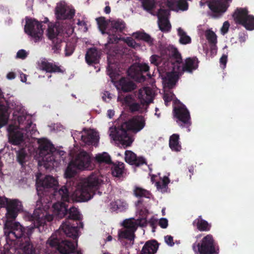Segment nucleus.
Listing matches in <instances>:
<instances>
[{
	"instance_id": "obj_1",
	"label": "nucleus",
	"mask_w": 254,
	"mask_h": 254,
	"mask_svg": "<svg viewBox=\"0 0 254 254\" xmlns=\"http://www.w3.org/2000/svg\"><path fill=\"white\" fill-rule=\"evenodd\" d=\"M100 184L101 180L95 175H91L79 183L71 198L69 195L68 200H58L53 204L54 213L59 218H63L67 214L68 216L60 227V231H56L48 239L46 243L47 247L54 249L63 254H69L74 252L77 241H75V244L71 241L62 240L61 234L63 232L66 237L75 240L78 237L79 227L83 228V224L77 222L81 219L78 209L74 206L68 209L66 202H69L70 199L76 202L89 200L95 194Z\"/></svg>"
},
{
	"instance_id": "obj_2",
	"label": "nucleus",
	"mask_w": 254,
	"mask_h": 254,
	"mask_svg": "<svg viewBox=\"0 0 254 254\" xmlns=\"http://www.w3.org/2000/svg\"><path fill=\"white\" fill-rule=\"evenodd\" d=\"M22 209L21 201L14 199L7 205L6 216L7 220L4 224V234L7 241H16L17 243L22 244L25 237H27V232L28 228L35 227L34 222L26 228L23 227L20 223L14 220L18 213Z\"/></svg>"
},
{
	"instance_id": "obj_3",
	"label": "nucleus",
	"mask_w": 254,
	"mask_h": 254,
	"mask_svg": "<svg viewBox=\"0 0 254 254\" xmlns=\"http://www.w3.org/2000/svg\"><path fill=\"white\" fill-rule=\"evenodd\" d=\"M145 125V121L142 116H136L122 124L118 127H111L110 136L115 141H118L124 145L130 146L132 142L127 131L136 133L140 131Z\"/></svg>"
},
{
	"instance_id": "obj_4",
	"label": "nucleus",
	"mask_w": 254,
	"mask_h": 254,
	"mask_svg": "<svg viewBox=\"0 0 254 254\" xmlns=\"http://www.w3.org/2000/svg\"><path fill=\"white\" fill-rule=\"evenodd\" d=\"M58 181L53 176L48 175L44 179L36 183L37 194L41 195L45 193V195H52L57 200L67 201L69 199V191L64 186L58 189Z\"/></svg>"
},
{
	"instance_id": "obj_5",
	"label": "nucleus",
	"mask_w": 254,
	"mask_h": 254,
	"mask_svg": "<svg viewBox=\"0 0 254 254\" xmlns=\"http://www.w3.org/2000/svg\"><path fill=\"white\" fill-rule=\"evenodd\" d=\"M92 154L81 150L72 158L66 169L64 175L66 178L71 179L77 174V170H91Z\"/></svg>"
},
{
	"instance_id": "obj_6",
	"label": "nucleus",
	"mask_w": 254,
	"mask_h": 254,
	"mask_svg": "<svg viewBox=\"0 0 254 254\" xmlns=\"http://www.w3.org/2000/svg\"><path fill=\"white\" fill-rule=\"evenodd\" d=\"M40 211L37 210L35 211V214L31 217H36V221L35 227H31L28 228L27 232V237H25L22 244H19L21 247L23 252L25 254H38L39 250L36 248L30 242V236L35 231L38 232H42L44 230V224L45 221L43 214H40Z\"/></svg>"
},
{
	"instance_id": "obj_7",
	"label": "nucleus",
	"mask_w": 254,
	"mask_h": 254,
	"mask_svg": "<svg viewBox=\"0 0 254 254\" xmlns=\"http://www.w3.org/2000/svg\"><path fill=\"white\" fill-rule=\"evenodd\" d=\"M38 143L39 155L46 166L53 165L56 161V154H64V151L57 150L52 143L46 138L39 139Z\"/></svg>"
},
{
	"instance_id": "obj_8",
	"label": "nucleus",
	"mask_w": 254,
	"mask_h": 254,
	"mask_svg": "<svg viewBox=\"0 0 254 254\" xmlns=\"http://www.w3.org/2000/svg\"><path fill=\"white\" fill-rule=\"evenodd\" d=\"M192 247L195 254H218L219 253L218 246L210 234L204 237L199 242L193 243Z\"/></svg>"
},
{
	"instance_id": "obj_9",
	"label": "nucleus",
	"mask_w": 254,
	"mask_h": 254,
	"mask_svg": "<svg viewBox=\"0 0 254 254\" xmlns=\"http://www.w3.org/2000/svg\"><path fill=\"white\" fill-rule=\"evenodd\" d=\"M236 24L241 25L247 30L254 29V16L249 14L246 7H237L232 15Z\"/></svg>"
},
{
	"instance_id": "obj_10",
	"label": "nucleus",
	"mask_w": 254,
	"mask_h": 254,
	"mask_svg": "<svg viewBox=\"0 0 254 254\" xmlns=\"http://www.w3.org/2000/svg\"><path fill=\"white\" fill-rule=\"evenodd\" d=\"M49 22L47 17H45L44 20L40 22L35 19H28L26 21L24 31L26 33L30 35L34 39L35 42L40 41L43 34L44 29L42 23H47Z\"/></svg>"
},
{
	"instance_id": "obj_11",
	"label": "nucleus",
	"mask_w": 254,
	"mask_h": 254,
	"mask_svg": "<svg viewBox=\"0 0 254 254\" xmlns=\"http://www.w3.org/2000/svg\"><path fill=\"white\" fill-rule=\"evenodd\" d=\"M173 113L177 124L183 127H189L191 125L189 111L183 104L174 107Z\"/></svg>"
},
{
	"instance_id": "obj_12",
	"label": "nucleus",
	"mask_w": 254,
	"mask_h": 254,
	"mask_svg": "<svg viewBox=\"0 0 254 254\" xmlns=\"http://www.w3.org/2000/svg\"><path fill=\"white\" fill-rule=\"evenodd\" d=\"M47 36L52 42V50L55 53H59L61 50L63 39L59 28L56 25L49 24L47 30Z\"/></svg>"
},
{
	"instance_id": "obj_13",
	"label": "nucleus",
	"mask_w": 254,
	"mask_h": 254,
	"mask_svg": "<svg viewBox=\"0 0 254 254\" xmlns=\"http://www.w3.org/2000/svg\"><path fill=\"white\" fill-rule=\"evenodd\" d=\"M111 25V27L107 31V34L108 35L107 44L118 43L120 38L117 33L122 32L126 27L125 22L120 19L112 20Z\"/></svg>"
},
{
	"instance_id": "obj_14",
	"label": "nucleus",
	"mask_w": 254,
	"mask_h": 254,
	"mask_svg": "<svg viewBox=\"0 0 254 254\" xmlns=\"http://www.w3.org/2000/svg\"><path fill=\"white\" fill-rule=\"evenodd\" d=\"M133 192V195L139 198V199L135 202V205L139 211V214L143 217H146L148 213V210L145 208H141V205L143 203L142 198L145 197L147 198H150L152 196L151 192L149 191L139 187H135Z\"/></svg>"
},
{
	"instance_id": "obj_15",
	"label": "nucleus",
	"mask_w": 254,
	"mask_h": 254,
	"mask_svg": "<svg viewBox=\"0 0 254 254\" xmlns=\"http://www.w3.org/2000/svg\"><path fill=\"white\" fill-rule=\"evenodd\" d=\"M75 13V10L67 5L64 2L58 3L55 8V15L58 20L72 19Z\"/></svg>"
},
{
	"instance_id": "obj_16",
	"label": "nucleus",
	"mask_w": 254,
	"mask_h": 254,
	"mask_svg": "<svg viewBox=\"0 0 254 254\" xmlns=\"http://www.w3.org/2000/svg\"><path fill=\"white\" fill-rule=\"evenodd\" d=\"M118 55L114 58L109 57L108 59L107 74L110 76L112 82H115L119 75L120 69L122 68V64L117 59Z\"/></svg>"
},
{
	"instance_id": "obj_17",
	"label": "nucleus",
	"mask_w": 254,
	"mask_h": 254,
	"mask_svg": "<svg viewBox=\"0 0 254 254\" xmlns=\"http://www.w3.org/2000/svg\"><path fill=\"white\" fill-rule=\"evenodd\" d=\"M168 67L169 68L164 72L166 75L162 77L163 82L165 87L172 89L179 78V73L175 71V65L173 63H171Z\"/></svg>"
},
{
	"instance_id": "obj_18",
	"label": "nucleus",
	"mask_w": 254,
	"mask_h": 254,
	"mask_svg": "<svg viewBox=\"0 0 254 254\" xmlns=\"http://www.w3.org/2000/svg\"><path fill=\"white\" fill-rule=\"evenodd\" d=\"M161 54L165 56L166 58L168 59L171 63L174 65L175 63L180 64L182 61L181 54L179 52L177 49L172 46H169L164 48L161 50Z\"/></svg>"
},
{
	"instance_id": "obj_19",
	"label": "nucleus",
	"mask_w": 254,
	"mask_h": 254,
	"mask_svg": "<svg viewBox=\"0 0 254 254\" xmlns=\"http://www.w3.org/2000/svg\"><path fill=\"white\" fill-rule=\"evenodd\" d=\"M16 127L10 125L7 128L8 132V141L14 145H18L24 141V133L22 130H19Z\"/></svg>"
},
{
	"instance_id": "obj_20",
	"label": "nucleus",
	"mask_w": 254,
	"mask_h": 254,
	"mask_svg": "<svg viewBox=\"0 0 254 254\" xmlns=\"http://www.w3.org/2000/svg\"><path fill=\"white\" fill-rule=\"evenodd\" d=\"M154 92L149 87H144L139 89L137 96L140 103L143 105H148L153 102Z\"/></svg>"
},
{
	"instance_id": "obj_21",
	"label": "nucleus",
	"mask_w": 254,
	"mask_h": 254,
	"mask_svg": "<svg viewBox=\"0 0 254 254\" xmlns=\"http://www.w3.org/2000/svg\"><path fill=\"white\" fill-rule=\"evenodd\" d=\"M40 69L49 73H62L64 71L61 66L56 64L55 63L50 62L47 59H43L38 63Z\"/></svg>"
},
{
	"instance_id": "obj_22",
	"label": "nucleus",
	"mask_w": 254,
	"mask_h": 254,
	"mask_svg": "<svg viewBox=\"0 0 254 254\" xmlns=\"http://www.w3.org/2000/svg\"><path fill=\"white\" fill-rule=\"evenodd\" d=\"M125 160L126 162L131 165H134L136 167L143 164L147 165V162L144 157H137L134 153L129 150H126L125 152Z\"/></svg>"
},
{
	"instance_id": "obj_23",
	"label": "nucleus",
	"mask_w": 254,
	"mask_h": 254,
	"mask_svg": "<svg viewBox=\"0 0 254 254\" xmlns=\"http://www.w3.org/2000/svg\"><path fill=\"white\" fill-rule=\"evenodd\" d=\"M199 61L196 57H189L185 60L182 66V70L191 73L198 67Z\"/></svg>"
},
{
	"instance_id": "obj_24",
	"label": "nucleus",
	"mask_w": 254,
	"mask_h": 254,
	"mask_svg": "<svg viewBox=\"0 0 254 254\" xmlns=\"http://www.w3.org/2000/svg\"><path fill=\"white\" fill-rule=\"evenodd\" d=\"M38 195V199L37 200V202H36V206L38 207L37 208L35 209L33 213L32 214H30L29 216V221H31V222H34V224H36V222L37 221V220H36V217H33V218L31 217V216H33L34 214H35V212L36 210H39L40 211V214H43L44 215V217H43V218H44L45 219V224H44V226L45 225H46V222L48 221V222H50L51 221L53 220V215H50V214H47V213H45V212H43V210L41 209V206L42 205V197L44 195H45V193L44 192V194H41V195Z\"/></svg>"
},
{
	"instance_id": "obj_25",
	"label": "nucleus",
	"mask_w": 254,
	"mask_h": 254,
	"mask_svg": "<svg viewBox=\"0 0 254 254\" xmlns=\"http://www.w3.org/2000/svg\"><path fill=\"white\" fill-rule=\"evenodd\" d=\"M159 244L155 240H149L145 243L140 254H155L158 249Z\"/></svg>"
},
{
	"instance_id": "obj_26",
	"label": "nucleus",
	"mask_w": 254,
	"mask_h": 254,
	"mask_svg": "<svg viewBox=\"0 0 254 254\" xmlns=\"http://www.w3.org/2000/svg\"><path fill=\"white\" fill-rule=\"evenodd\" d=\"M100 58V53L96 48L89 49L85 55V60L89 64H97Z\"/></svg>"
},
{
	"instance_id": "obj_27",
	"label": "nucleus",
	"mask_w": 254,
	"mask_h": 254,
	"mask_svg": "<svg viewBox=\"0 0 254 254\" xmlns=\"http://www.w3.org/2000/svg\"><path fill=\"white\" fill-rule=\"evenodd\" d=\"M160 58L157 55H154L150 57V62L151 64L157 66L158 71L160 73H164L169 68L168 66L170 65L169 61H166L163 63L160 62Z\"/></svg>"
},
{
	"instance_id": "obj_28",
	"label": "nucleus",
	"mask_w": 254,
	"mask_h": 254,
	"mask_svg": "<svg viewBox=\"0 0 254 254\" xmlns=\"http://www.w3.org/2000/svg\"><path fill=\"white\" fill-rule=\"evenodd\" d=\"M81 140L87 145H95L98 143L99 139L97 133L93 130H90L86 134L82 135Z\"/></svg>"
},
{
	"instance_id": "obj_29",
	"label": "nucleus",
	"mask_w": 254,
	"mask_h": 254,
	"mask_svg": "<svg viewBox=\"0 0 254 254\" xmlns=\"http://www.w3.org/2000/svg\"><path fill=\"white\" fill-rule=\"evenodd\" d=\"M119 86L124 92H128L134 90L136 85L132 81L125 77H122L119 81Z\"/></svg>"
},
{
	"instance_id": "obj_30",
	"label": "nucleus",
	"mask_w": 254,
	"mask_h": 254,
	"mask_svg": "<svg viewBox=\"0 0 254 254\" xmlns=\"http://www.w3.org/2000/svg\"><path fill=\"white\" fill-rule=\"evenodd\" d=\"M111 167V173L114 177L121 178L125 173V164L123 162L113 163Z\"/></svg>"
},
{
	"instance_id": "obj_31",
	"label": "nucleus",
	"mask_w": 254,
	"mask_h": 254,
	"mask_svg": "<svg viewBox=\"0 0 254 254\" xmlns=\"http://www.w3.org/2000/svg\"><path fill=\"white\" fill-rule=\"evenodd\" d=\"M167 4L168 6L173 9L176 7L182 10H186L188 8V3L185 0H167Z\"/></svg>"
},
{
	"instance_id": "obj_32",
	"label": "nucleus",
	"mask_w": 254,
	"mask_h": 254,
	"mask_svg": "<svg viewBox=\"0 0 254 254\" xmlns=\"http://www.w3.org/2000/svg\"><path fill=\"white\" fill-rule=\"evenodd\" d=\"M192 224L200 231H209L211 227L210 224H209L207 221L202 219L201 216H199L198 218L194 220Z\"/></svg>"
},
{
	"instance_id": "obj_33",
	"label": "nucleus",
	"mask_w": 254,
	"mask_h": 254,
	"mask_svg": "<svg viewBox=\"0 0 254 254\" xmlns=\"http://www.w3.org/2000/svg\"><path fill=\"white\" fill-rule=\"evenodd\" d=\"M95 161L98 164H111L112 161L110 155L106 152L98 153L95 157Z\"/></svg>"
},
{
	"instance_id": "obj_34",
	"label": "nucleus",
	"mask_w": 254,
	"mask_h": 254,
	"mask_svg": "<svg viewBox=\"0 0 254 254\" xmlns=\"http://www.w3.org/2000/svg\"><path fill=\"white\" fill-rule=\"evenodd\" d=\"M179 135L173 134L169 139V146L173 151H180L181 149V146L179 144Z\"/></svg>"
},
{
	"instance_id": "obj_35",
	"label": "nucleus",
	"mask_w": 254,
	"mask_h": 254,
	"mask_svg": "<svg viewBox=\"0 0 254 254\" xmlns=\"http://www.w3.org/2000/svg\"><path fill=\"white\" fill-rule=\"evenodd\" d=\"M178 35L179 36V42L182 45H187L191 43V39L187 33L181 27L177 29Z\"/></svg>"
},
{
	"instance_id": "obj_36",
	"label": "nucleus",
	"mask_w": 254,
	"mask_h": 254,
	"mask_svg": "<svg viewBox=\"0 0 254 254\" xmlns=\"http://www.w3.org/2000/svg\"><path fill=\"white\" fill-rule=\"evenodd\" d=\"M135 38L142 40L149 46L153 44V39L147 33L144 32H137L135 33Z\"/></svg>"
},
{
	"instance_id": "obj_37",
	"label": "nucleus",
	"mask_w": 254,
	"mask_h": 254,
	"mask_svg": "<svg viewBox=\"0 0 254 254\" xmlns=\"http://www.w3.org/2000/svg\"><path fill=\"white\" fill-rule=\"evenodd\" d=\"M134 232L133 231L126 229L123 231H120L118 233V236L119 239H126L131 241L134 240L135 237Z\"/></svg>"
},
{
	"instance_id": "obj_38",
	"label": "nucleus",
	"mask_w": 254,
	"mask_h": 254,
	"mask_svg": "<svg viewBox=\"0 0 254 254\" xmlns=\"http://www.w3.org/2000/svg\"><path fill=\"white\" fill-rule=\"evenodd\" d=\"M98 27L102 34H107V27L108 25V22L106 20L104 17H99L96 18Z\"/></svg>"
},
{
	"instance_id": "obj_39",
	"label": "nucleus",
	"mask_w": 254,
	"mask_h": 254,
	"mask_svg": "<svg viewBox=\"0 0 254 254\" xmlns=\"http://www.w3.org/2000/svg\"><path fill=\"white\" fill-rule=\"evenodd\" d=\"M158 26L160 29L163 32H168L170 31L171 26L168 18H162L158 19Z\"/></svg>"
},
{
	"instance_id": "obj_40",
	"label": "nucleus",
	"mask_w": 254,
	"mask_h": 254,
	"mask_svg": "<svg viewBox=\"0 0 254 254\" xmlns=\"http://www.w3.org/2000/svg\"><path fill=\"white\" fill-rule=\"evenodd\" d=\"M27 135H32L35 134L37 131L36 128V125L33 124L32 121H27L26 126H24V129L23 130Z\"/></svg>"
},
{
	"instance_id": "obj_41",
	"label": "nucleus",
	"mask_w": 254,
	"mask_h": 254,
	"mask_svg": "<svg viewBox=\"0 0 254 254\" xmlns=\"http://www.w3.org/2000/svg\"><path fill=\"white\" fill-rule=\"evenodd\" d=\"M124 227L127 229L135 232L137 228V224L133 219H126L123 222Z\"/></svg>"
},
{
	"instance_id": "obj_42",
	"label": "nucleus",
	"mask_w": 254,
	"mask_h": 254,
	"mask_svg": "<svg viewBox=\"0 0 254 254\" xmlns=\"http://www.w3.org/2000/svg\"><path fill=\"white\" fill-rule=\"evenodd\" d=\"M138 75H140V77L138 79V81L139 82L144 81L146 79V77L145 75H143V73L149 71V66L148 64H141L138 67Z\"/></svg>"
},
{
	"instance_id": "obj_43",
	"label": "nucleus",
	"mask_w": 254,
	"mask_h": 254,
	"mask_svg": "<svg viewBox=\"0 0 254 254\" xmlns=\"http://www.w3.org/2000/svg\"><path fill=\"white\" fill-rule=\"evenodd\" d=\"M169 183L170 180L169 178L167 176H164L162 181L157 182L155 185L158 190H161L162 191H165Z\"/></svg>"
},
{
	"instance_id": "obj_44",
	"label": "nucleus",
	"mask_w": 254,
	"mask_h": 254,
	"mask_svg": "<svg viewBox=\"0 0 254 254\" xmlns=\"http://www.w3.org/2000/svg\"><path fill=\"white\" fill-rule=\"evenodd\" d=\"M27 121H31V118H29V119H27V116L24 114L18 116L17 117V121L19 126L18 127H16V128L23 131L24 129V126H26Z\"/></svg>"
},
{
	"instance_id": "obj_45",
	"label": "nucleus",
	"mask_w": 254,
	"mask_h": 254,
	"mask_svg": "<svg viewBox=\"0 0 254 254\" xmlns=\"http://www.w3.org/2000/svg\"><path fill=\"white\" fill-rule=\"evenodd\" d=\"M205 35L206 39L210 44L215 45L217 43V36L213 31L210 30H206Z\"/></svg>"
},
{
	"instance_id": "obj_46",
	"label": "nucleus",
	"mask_w": 254,
	"mask_h": 254,
	"mask_svg": "<svg viewBox=\"0 0 254 254\" xmlns=\"http://www.w3.org/2000/svg\"><path fill=\"white\" fill-rule=\"evenodd\" d=\"M27 155V153L23 149L17 153V161L22 167H23L25 164V158Z\"/></svg>"
},
{
	"instance_id": "obj_47",
	"label": "nucleus",
	"mask_w": 254,
	"mask_h": 254,
	"mask_svg": "<svg viewBox=\"0 0 254 254\" xmlns=\"http://www.w3.org/2000/svg\"><path fill=\"white\" fill-rule=\"evenodd\" d=\"M75 45L74 43L72 42H67L66 44L64 51H65V56H71L74 50H75Z\"/></svg>"
},
{
	"instance_id": "obj_48",
	"label": "nucleus",
	"mask_w": 254,
	"mask_h": 254,
	"mask_svg": "<svg viewBox=\"0 0 254 254\" xmlns=\"http://www.w3.org/2000/svg\"><path fill=\"white\" fill-rule=\"evenodd\" d=\"M118 206V211L122 212L126 210L128 208V204L125 200L122 199L117 200Z\"/></svg>"
},
{
	"instance_id": "obj_49",
	"label": "nucleus",
	"mask_w": 254,
	"mask_h": 254,
	"mask_svg": "<svg viewBox=\"0 0 254 254\" xmlns=\"http://www.w3.org/2000/svg\"><path fill=\"white\" fill-rule=\"evenodd\" d=\"M169 15V10L168 9L160 8L157 14L158 19L168 18V16Z\"/></svg>"
},
{
	"instance_id": "obj_50",
	"label": "nucleus",
	"mask_w": 254,
	"mask_h": 254,
	"mask_svg": "<svg viewBox=\"0 0 254 254\" xmlns=\"http://www.w3.org/2000/svg\"><path fill=\"white\" fill-rule=\"evenodd\" d=\"M126 42L129 47L135 48L137 46V43L132 38H127Z\"/></svg>"
},
{
	"instance_id": "obj_51",
	"label": "nucleus",
	"mask_w": 254,
	"mask_h": 254,
	"mask_svg": "<svg viewBox=\"0 0 254 254\" xmlns=\"http://www.w3.org/2000/svg\"><path fill=\"white\" fill-rule=\"evenodd\" d=\"M174 95L172 93H165L163 96V99L165 102V104L166 106L168 105V103L171 102L173 99V96Z\"/></svg>"
},
{
	"instance_id": "obj_52",
	"label": "nucleus",
	"mask_w": 254,
	"mask_h": 254,
	"mask_svg": "<svg viewBox=\"0 0 254 254\" xmlns=\"http://www.w3.org/2000/svg\"><path fill=\"white\" fill-rule=\"evenodd\" d=\"M131 112L139 111L140 108V105L137 103H133L128 105Z\"/></svg>"
},
{
	"instance_id": "obj_53",
	"label": "nucleus",
	"mask_w": 254,
	"mask_h": 254,
	"mask_svg": "<svg viewBox=\"0 0 254 254\" xmlns=\"http://www.w3.org/2000/svg\"><path fill=\"white\" fill-rule=\"evenodd\" d=\"M159 225L163 229H165L168 227V221L166 218H162L159 220Z\"/></svg>"
},
{
	"instance_id": "obj_54",
	"label": "nucleus",
	"mask_w": 254,
	"mask_h": 254,
	"mask_svg": "<svg viewBox=\"0 0 254 254\" xmlns=\"http://www.w3.org/2000/svg\"><path fill=\"white\" fill-rule=\"evenodd\" d=\"M16 56L18 58L24 59L27 57V54L25 50L22 49L17 52Z\"/></svg>"
},
{
	"instance_id": "obj_55",
	"label": "nucleus",
	"mask_w": 254,
	"mask_h": 254,
	"mask_svg": "<svg viewBox=\"0 0 254 254\" xmlns=\"http://www.w3.org/2000/svg\"><path fill=\"white\" fill-rule=\"evenodd\" d=\"M230 24L228 21H225L224 22L223 25L221 29V33L224 35L228 31Z\"/></svg>"
},
{
	"instance_id": "obj_56",
	"label": "nucleus",
	"mask_w": 254,
	"mask_h": 254,
	"mask_svg": "<svg viewBox=\"0 0 254 254\" xmlns=\"http://www.w3.org/2000/svg\"><path fill=\"white\" fill-rule=\"evenodd\" d=\"M165 241L167 244L170 246H173L174 245L173 242V238L170 235H167L165 237Z\"/></svg>"
},
{
	"instance_id": "obj_57",
	"label": "nucleus",
	"mask_w": 254,
	"mask_h": 254,
	"mask_svg": "<svg viewBox=\"0 0 254 254\" xmlns=\"http://www.w3.org/2000/svg\"><path fill=\"white\" fill-rule=\"evenodd\" d=\"M11 201V200L8 202L7 199L6 197L0 196V208L4 207L6 203H7V207L8 204Z\"/></svg>"
},
{
	"instance_id": "obj_58",
	"label": "nucleus",
	"mask_w": 254,
	"mask_h": 254,
	"mask_svg": "<svg viewBox=\"0 0 254 254\" xmlns=\"http://www.w3.org/2000/svg\"><path fill=\"white\" fill-rule=\"evenodd\" d=\"M110 205L111 211H118V206L117 205V200L111 202Z\"/></svg>"
},
{
	"instance_id": "obj_59",
	"label": "nucleus",
	"mask_w": 254,
	"mask_h": 254,
	"mask_svg": "<svg viewBox=\"0 0 254 254\" xmlns=\"http://www.w3.org/2000/svg\"><path fill=\"white\" fill-rule=\"evenodd\" d=\"M227 62V56L223 55L220 59V63L223 65L224 67L226 66Z\"/></svg>"
},
{
	"instance_id": "obj_60",
	"label": "nucleus",
	"mask_w": 254,
	"mask_h": 254,
	"mask_svg": "<svg viewBox=\"0 0 254 254\" xmlns=\"http://www.w3.org/2000/svg\"><path fill=\"white\" fill-rule=\"evenodd\" d=\"M77 25L81 26H83L85 29V31L87 30V27L86 22L84 21H80L79 19L78 20Z\"/></svg>"
},
{
	"instance_id": "obj_61",
	"label": "nucleus",
	"mask_w": 254,
	"mask_h": 254,
	"mask_svg": "<svg viewBox=\"0 0 254 254\" xmlns=\"http://www.w3.org/2000/svg\"><path fill=\"white\" fill-rule=\"evenodd\" d=\"M6 77L8 79H13L15 78V74L13 72H9L7 74Z\"/></svg>"
},
{
	"instance_id": "obj_62",
	"label": "nucleus",
	"mask_w": 254,
	"mask_h": 254,
	"mask_svg": "<svg viewBox=\"0 0 254 254\" xmlns=\"http://www.w3.org/2000/svg\"><path fill=\"white\" fill-rule=\"evenodd\" d=\"M131 99H132L131 96L130 95H128L126 96L124 98V101L126 103L129 104V102L131 101Z\"/></svg>"
},
{
	"instance_id": "obj_63",
	"label": "nucleus",
	"mask_w": 254,
	"mask_h": 254,
	"mask_svg": "<svg viewBox=\"0 0 254 254\" xmlns=\"http://www.w3.org/2000/svg\"><path fill=\"white\" fill-rule=\"evenodd\" d=\"M20 76L21 78V81L23 82H25L27 80L26 75L22 73L20 74Z\"/></svg>"
},
{
	"instance_id": "obj_64",
	"label": "nucleus",
	"mask_w": 254,
	"mask_h": 254,
	"mask_svg": "<svg viewBox=\"0 0 254 254\" xmlns=\"http://www.w3.org/2000/svg\"><path fill=\"white\" fill-rule=\"evenodd\" d=\"M246 38L245 35H241L239 37V41L240 43H244L246 41Z\"/></svg>"
}]
</instances>
